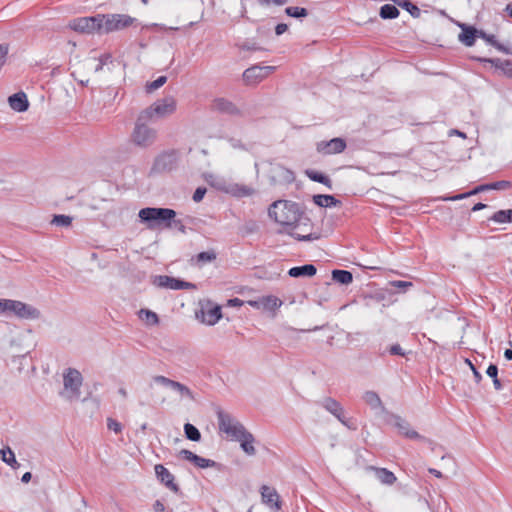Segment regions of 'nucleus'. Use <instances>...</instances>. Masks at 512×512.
Here are the masks:
<instances>
[{
  "label": "nucleus",
  "mask_w": 512,
  "mask_h": 512,
  "mask_svg": "<svg viewBox=\"0 0 512 512\" xmlns=\"http://www.w3.org/2000/svg\"><path fill=\"white\" fill-rule=\"evenodd\" d=\"M154 469L156 476L161 483L175 493L179 491V486L174 482V475L171 474L167 468L161 464H157Z\"/></svg>",
  "instance_id": "obj_19"
},
{
  "label": "nucleus",
  "mask_w": 512,
  "mask_h": 512,
  "mask_svg": "<svg viewBox=\"0 0 512 512\" xmlns=\"http://www.w3.org/2000/svg\"><path fill=\"white\" fill-rule=\"evenodd\" d=\"M107 426H108L109 430L114 431L116 434H118L122 431V425L118 421H116L112 418H108Z\"/></svg>",
  "instance_id": "obj_47"
},
{
  "label": "nucleus",
  "mask_w": 512,
  "mask_h": 512,
  "mask_svg": "<svg viewBox=\"0 0 512 512\" xmlns=\"http://www.w3.org/2000/svg\"><path fill=\"white\" fill-rule=\"evenodd\" d=\"M285 14L289 17L301 19L308 16V10L303 7L289 6L285 9Z\"/></svg>",
  "instance_id": "obj_38"
},
{
  "label": "nucleus",
  "mask_w": 512,
  "mask_h": 512,
  "mask_svg": "<svg viewBox=\"0 0 512 512\" xmlns=\"http://www.w3.org/2000/svg\"><path fill=\"white\" fill-rule=\"evenodd\" d=\"M306 175L308 176V178L310 180L324 184L329 189L332 188V181L330 180V178L328 176L324 175L323 173H320L315 170H307Z\"/></svg>",
  "instance_id": "obj_32"
},
{
  "label": "nucleus",
  "mask_w": 512,
  "mask_h": 512,
  "mask_svg": "<svg viewBox=\"0 0 512 512\" xmlns=\"http://www.w3.org/2000/svg\"><path fill=\"white\" fill-rule=\"evenodd\" d=\"M153 381L163 387L176 391L182 398L194 400V394L190 388L180 382L174 381L162 375L154 376Z\"/></svg>",
  "instance_id": "obj_12"
},
{
  "label": "nucleus",
  "mask_w": 512,
  "mask_h": 512,
  "mask_svg": "<svg viewBox=\"0 0 512 512\" xmlns=\"http://www.w3.org/2000/svg\"><path fill=\"white\" fill-rule=\"evenodd\" d=\"M478 37L479 38H482L483 40H485L487 43H489L490 45H492L493 47H495L497 50L501 51V52H504V53H509V51L505 48L504 45H502L501 43H499L495 36L492 35V34H487L485 31L483 30H479L478 32Z\"/></svg>",
  "instance_id": "obj_33"
},
{
  "label": "nucleus",
  "mask_w": 512,
  "mask_h": 512,
  "mask_svg": "<svg viewBox=\"0 0 512 512\" xmlns=\"http://www.w3.org/2000/svg\"><path fill=\"white\" fill-rule=\"evenodd\" d=\"M172 228H176L178 229L180 232L182 233H185L186 232V227L185 225L183 224V222L179 219H175L173 218L172 220Z\"/></svg>",
  "instance_id": "obj_51"
},
{
  "label": "nucleus",
  "mask_w": 512,
  "mask_h": 512,
  "mask_svg": "<svg viewBox=\"0 0 512 512\" xmlns=\"http://www.w3.org/2000/svg\"><path fill=\"white\" fill-rule=\"evenodd\" d=\"M6 312H12L23 319H38L40 311L35 307L17 300H6Z\"/></svg>",
  "instance_id": "obj_9"
},
{
  "label": "nucleus",
  "mask_w": 512,
  "mask_h": 512,
  "mask_svg": "<svg viewBox=\"0 0 512 512\" xmlns=\"http://www.w3.org/2000/svg\"><path fill=\"white\" fill-rule=\"evenodd\" d=\"M273 0H257L258 4L264 7L272 5Z\"/></svg>",
  "instance_id": "obj_61"
},
{
  "label": "nucleus",
  "mask_w": 512,
  "mask_h": 512,
  "mask_svg": "<svg viewBox=\"0 0 512 512\" xmlns=\"http://www.w3.org/2000/svg\"><path fill=\"white\" fill-rule=\"evenodd\" d=\"M428 471H429V473L433 474L437 478H442L443 477L442 473L439 470H436L434 468H430Z\"/></svg>",
  "instance_id": "obj_59"
},
{
  "label": "nucleus",
  "mask_w": 512,
  "mask_h": 512,
  "mask_svg": "<svg viewBox=\"0 0 512 512\" xmlns=\"http://www.w3.org/2000/svg\"><path fill=\"white\" fill-rule=\"evenodd\" d=\"M105 16L98 14L91 17H81L73 19L68 26L72 30L80 33L91 34L94 32H102V25Z\"/></svg>",
  "instance_id": "obj_7"
},
{
  "label": "nucleus",
  "mask_w": 512,
  "mask_h": 512,
  "mask_svg": "<svg viewBox=\"0 0 512 512\" xmlns=\"http://www.w3.org/2000/svg\"><path fill=\"white\" fill-rule=\"evenodd\" d=\"M391 419L401 435L409 439H424L417 431L411 429L410 424L399 415H392Z\"/></svg>",
  "instance_id": "obj_17"
},
{
  "label": "nucleus",
  "mask_w": 512,
  "mask_h": 512,
  "mask_svg": "<svg viewBox=\"0 0 512 512\" xmlns=\"http://www.w3.org/2000/svg\"><path fill=\"white\" fill-rule=\"evenodd\" d=\"M467 362L471 366V369L473 371V375H474L475 381L477 383H479L482 380V375L477 371V369L473 366V364L469 360H467Z\"/></svg>",
  "instance_id": "obj_55"
},
{
  "label": "nucleus",
  "mask_w": 512,
  "mask_h": 512,
  "mask_svg": "<svg viewBox=\"0 0 512 512\" xmlns=\"http://www.w3.org/2000/svg\"><path fill=\"white\" fill-rule=\"evenodd\" d=\"M481 62H489L493 64L497 68H504L505 67H512V61L511 60H501L499 58L496 59H486V58H478Z\"/></svg>",
  "instance_id": "obj_43"
},
{
  "label": "nucleus",
  "mask_w": 512,
  "mask_h": 512,
  "mask_svg": "<svg viewBox=\"0 0 512 512\" xmlns=\"http://www.w3.org/2000/svg\"><path fill=\"white\" fill-rule=\"evenodd\" d=\"M175 164V155L173 153H163L159 155L153 164L152 171L161 173L170 171Z\"/></svg>",
  "instance_id": "obj_20"
},
{
  "label": "nucleus",
  "mask_w": 512,
  "mask_h": 512,
  "mask_svg": "<svg viewBox=\"0 0 512 512\" xmlns=\"http://www.w3.org/2000/svg\"><path fill=\"white\" fill-rule=\"evenodd\" d=\"M379 14L382 19H395L399 16V10L395 5L385 4L380 8Z\"/></svg>",
  "instance_id": "obj_35"
},
{
  "label": "nucleus",
  "mask_w": 512,
  "mask_h": 512,
  "mask_svg": "<svg viewBox=\"0 0 512 512\" xmlns=\"http://www.w3.org/2000/svg\"><path fill=\"white\" fill-rule=\"evenodd\" d=\"M217 419L219 430L227 434L232 440H236L247 431L241 422L221 409L217 411Z\"/></svg>",
  "instance_id": "obj_4"
},
{
  "label": "nucleus",
  "mask_w": 512,
  "mask_h": 512,
  "mask_svg": "<svg viewBox=\"0 0 512 512\" xmlns=\"http://www.w3.org/2000/svg\"><path fill=\"white\" fill-rule=\"evenodd\" d=\"M363 400L367 405H369L372 409H381L384 410L383 403L379 397V395L374 391H366L363 395Z\"/></svg>",
  "instance_id": "obj_29"
},
{
  "label": "nucleus",
  "mask_w": 512,
  "mask_h": 512,
  "mask_svg": "<svg viewBox=\"0 0 512 512\" xmlns=\"http://www.w3.org/2000/svg\"><path fill=\"white\" fill-rule=\"evenodd\" d=\"M109 58H110L109 55H106V56L100 58L99 64L95 67V72L100 71L103 68V65L105 64L106 60H108Z\"/></svg>",
  "instance_id": "obj_56"
},
{
  "label": "nucleus",
  "mask_w": 512,
  "mask_h": 512,
  "mask_svg": "<svg viewBox=\"0 0 512 512\" xmlns=\"http://www.w3.org/2000/svg\"><path fill=\"white\" fill-rule=\"evenodd\" d=\"M10 107L17 112H24L29 107L27 96L24 92H18L8 98Z\"/></svg>",
  "instance_id": "obj_23"
},
{
  "label": "nucleus",
  "mask_w": 512,
  "mask_h": 512,
  "mask_svg": "<svg viewBox=\"0 0 512 512\" xmlns=\"http://www.w3.org/2000/svg\"><path fill=\"white\" fill-rule=\"evenodd\" d=\"M73 218L64 214H56L53 216L51 220V224L58 227H70L72 224Z\"/></svg>",
  "instance_id": "obj_40"
},
{
  "label": "nucleus",
  "mask_w": 512,
  "mask_h": 512,
  "mask_svg": "<svg viewBox=\"0 0 512 512\" xmlns=\"http://www.w3.org/2000/svg\"><path fill=\"white\" fill-rule=\"evenodd\" d=\"M389 353L391 355L405 356V352L403 351L402 347L399 344H393L392 346H390Z\"/></svg>",
  "instance_id": "obj_49"
},
{
  "label": "nucleus",
  "mask_w": 512,
  "mask_h": 512,
  "mask_svg": "<svg viewBox=\"0 0 512 512\" xmlns=\"http://www.w3.org/2000/svg\"><path fill=\"white\" fill-rule=\"evenodd\" d=\"M153 509L155 512H166L164 504L160 500H156Z\"/></svg>",
  "instance_id": "obj_53"
},
{
  "label": "nucleus",
  "mask_w": 512,
  "mask_h": 512,
  "mask_svg": "<svg viewBox=\"0 0 512 512\" xmlns=\"http://www.w3.org/2000/svg\"><path fill=\"white\" fill-rule=\"evenodd\" d=\"M147 121L140 120L139 115L131 135L133 143L142 148L151 146L156 140V130L147 126Z\"/></svg>",
  "instance_id": "obj_5"
},
{
  "label": "nucleus",
  "mask_w": 512,
  "mask_h": 512,
  "mask_svg": "<svg viewBox=\"0 0 512 512\" xmlns=\"http://www.w3.org/2000/svg\"><path fill=\"white\" fill-rule=\"evenodd\" d=\"M486 374L494 379L498 377V367L495 364H490L486 370Z\"/></svg>",
  "instance_id": "obj_50"
},
{
  "label": "nucleus",
  "mask_w": 512,
  "mask_h": 512,
  "mask_svg": "<svg viewBox=\"0 0 512 512\" xmlns=\"http://www.w3.org/2000/svg\"><path fill=\"white\" fill-rule=\"evenodd\" d=\"M184 433L188 440L198 442L201 439L200 431L191 423H186L184 425Z\"/></svg>",
  "instance_id": "obj_37"
},
{
  "label": "nucleus",
  "mask_w": 512,
  "mask_h": 512,
  "mask_svg": "<svg viewBox=\"0 0 512 512\" xmlns=\"http://www.w3.org/2000/svg\"><path fill=\"white\" fill-rule=\"evenodd\" d=\"M313 202L319 207L338 206L341 202L332 195L318 194L313 196Z\"/></svg>",
  "instance_id": "obj_28"
},
{
  "label": "nucleus",
  "mask_w": 512,
  "mask_h": 512,
  "mask_svg": "<svg viewBox=\"0 0 512 512\" xmlns=\"http://www.w3.org/2000/svg\"><path fill=\"white\" fill-rule=\"evenodd\" d=\"M506 12L512 17V4H508L505 8Z\"/></svg>",
  "instance_id": "obj_64"
},
{
  "label": "nucleus",
  "mask_w": 512,
  "mask_h": 512,
  "mask_svg": "<svg viewBox=\"0 0 512 512\" xmlns=\"http://www.w3.org/2000/svg\"><path fill=\"white\" fill-rule=\"evenodd\" d=\"M401 7L408 11L413 17H418L420 15V9L408 0L403 1Z\"/></svg>",
  "instance_id": "obj_45"
},
{
  "label": "nucleus",
  "mask_w": 512,
  "mask_h": 512,
  "mask_svg": "<svg viewBox=\"0 0 512 512\" xmlns=\"http://www.w3.org/2000/svg\"><path fill=\"white\" fill-rule=\"evenodd\" d=\"M321 406L335 416L343 425L351 428L348 424V421L345 417L344 408L336 399L331 397H326L320 402Z\"/></svg>",
  "instance_id": "obj_15"
},
{
  "label": "nucleus",
  "mask_w": 512,
  "mask_h": 512,
  "mask_svg": "<svg viewBox=\"0 0 512 512\" xmlns=\"http://www.w3.org/2000/svg\"><path fill=\"white\" fill-rule=\"evenodd\" d=\"M261 496L263 503L271 508L275 507L277 510L280 509L279 495L274 488L263 485L261 487Z\"/></svg>",
  "instance_id": "obj_22"
},
{
  "label": "nucleus",
  "mask_w": 512,
  "mask_h": 512,
  "mask_svg": "<svg viewBox=\"0 0 512 512\" xmlns=\"http://www.w3.org/2000/svg\"><path fill=\"white\" fill-rule=\"evenodd\" d=\"M166 81H167L166 76H160L156 80H154L152 82H148L145 87L146 92L151 93V92L157 90L158 88L162 87L166 83Z\"/></svg>",
  "instance_id": "obj_42"
},
{
  "label": "nucleus",
  "mask_w": 512,
  "mask_h": 512,
  "mask_svg": "<svg viewBox=\"0 0 512 512\" xmlns=\"http://www.w3.org/2000/svg\"><path fill=\"white\" fill-rule=\"evenodd\" d=\"M179 456L187 461L192 462L195 466L202 469L218 466V463H216L214 460L200 457L187 449H182L179 452Z\"/></svg>",
  "instance_id": "obj_18"
},
{
  "label": "nucleus",
  "mask_w": 512,
  "mask_h": 512,
  "mask_svg": "<svg viewBox=\"0 0 512 512\" xmlns=\"http://www.w3.org/2000/svg\"><path fill=\"white\" fill-rule=\"evenodd\" d=\"M8 53V48L4 45H0V61L2 62V66L5 63V58Z\"/></svg>",
  "instance_id": "obj_54"
},
{
  "label": "nucleus",
  "mask_w": 512,
  "mask_h": 512,
  "mask_svg": "<svg viewBox=\"0 0 512 512\" xmlns=\"http://www.w3.org/2000/svg\"><path fill=\"white\" fill-rule=\"evenodd\" d=\"M235 441L240 442L241 448L247 455H255L256 449L253 446L255 438L249 431H246L241 437H238Z\"/></svg>",
  "instance_id": "obj_25"
},
{
  "label": "nucleus",
  "mask_w": 512,
  "mask_h": 512,
  "mask_svg": "<svg viewBox=\"0 0 512 512\" xmlns=\"http://www.w3.org/2000/svg\"><path fill=\"white\" fill-rule=\"evenodd\" d=\"M317 269L313 264H305L303 266H295L289 269L290 277L298 278L302 276L312 277L316 274Z\"/></svg>",
  "instance_id": "obj_24"
},
{
  "label": "nucleus",
  "mask_w": 512,
  "mask_h": 512,
  "mask_svg": "<svg viewBox=\"0 0 512 512\" xmlns=\"http://www.w3.org/2000/svg\"><path fill=\"white\" fill-rule=\"evenodd\" d=\"M370 469L374 470L377 479L383 484L392 485L396 481L394 473L386 468L370 467Z\"/></svg>",
  "instance_id": "obj_27"
},
{
  "label": "nucleus",
  "mask_w": 512,
  "mask_h": 512,
  "mask_svg": "<svg viewBox=\"0 0 512 512\" xmlns=\"http://www.w3.org/2000/svg\"><path fill=\"white\" fill-rule=\"evenodd\" d=\"M206 192H207L206 188H204V187H198V188L195 190L194 194H193V197H192V198H193V200H194L195 202H200V201L204 198V196H205Z\"/></svg>",
  "instance_id": "obj_48"
},
{
  "label": "nucleus",
  "mask_w": 512,
  "mask_h": 512,
  "mask_svg": "<svg viewBox=\"0 0 512 512\" xmlns=\"http://www.w3.org/2000/svg\"><path fill=\"white\" fill-rule=\"evenodd\" d=\"M511 186H512L511 182L505 181V180H501V181H497V182H493V183H489V184H482V185L475 187L473 190H471L469 192L458 194V195H455L452 197H448V198H445V200L457 201V200H461V199L467 198L469 196L478 194L479 192H482V191L505 190V189L510 188Z\"/></svg>",
  "instance_id": "obj_13"
},
{
  "label": "nucleus",
  "mask_w": 512,
  "mask_h": 512,
  "mask_svg": "<svg viewBox=\"0 0 512 512\" xmlns=\"http://www.w3.org/2000/svg\"><path fill=\"white\" fill-rule=\"evenodd\" d=\"M288 30V25L285 24V23H279L278 25H276L275 27V33L276 35L280 36L282 35L283 33H285L286 31Z\"/></svg>",
  "instance_id": "obj_52"
},
{
  "label": "nucleus",
  "mask_w": 512,
  "mask_h": 512,
  "mask_svg": "<svg viewBox=\"0 0 512 512\" xmlns=\"http://www.w3.org/2000/svg\"><path fill=\"white\" fill-rule=\"evenodd\" d=\"M139 317L143 321H145L148 325H156L159 322V318L157 314L148 309H141L139 311Z\"/></svg>",
  "instance_id": "obj_39"
},
{
  "label": "nucleus",
  "mask_w": 512,
  "mask_h": 512,
  "mask_svg": "<svg viewBox=\"0 0 512 512\" xmlns=\"http://www.w3.org/2000/svg\"><path fill=\"white\" fill-rule=\"evenodd\" d=\"M102 32L109 33L123 30L133 25L137 19L125 14H107L104 15Z\"/></svg>",
  "instance_id": "obj_8"
},
{
  "label": "nucleus",
  "mask_w": 512,
  "mask_h": 512,
  "mask_svg": "<svg viewBox=\"0 0 512 512\" xmlns=\"http://www.w3.org/2000/svg\"><path fill=\"white\" fill-rule=\"evenodd\" d=\"M461 33L458 38L461 43L467 47H471L475 44L476 38L478 37L479 30L474 26L460 24Z\"/></svg>",
  "instance_id": "obj_21"
},
{
  "label": "nucleus",
  "mask_w": 512,
  "mask_h": 512,
  "mask_svg": "<svg viewBox=\"0 0 512 512\" xmlns=\"http://www.w3.org/2000/svg\"><path fill=\"white\" fill-rule=\"evenodd\" d=\"M390 285L394 288L401 289L405 292L408 288L413 286V283L409 281L395 280L391 281Z\"/></svg>",
  "instance_id": "obj_46"
},
{
  "label": "nucleus",
  "mask_w": 512,
  "mask_h": 512,
  "mask_svg": "<svg viewBox=\"0 0 512 512\" xmlns=\"http://www.w3.org/2000/svg\"><path fill=\"white\" fill-rule=\"evenodd\" d=\"M1 460L7 465L11 466L13 469H16L20 466L15 458L14 452L10 447H6L0 450Z\"/></svg>",
  "instance_id": "obj_31"
},
{
  "label": "nucleus",
  "mask_w": 512,
  "mask_h": 512,
  "mask_svg": "<svg viewBox=\"0 0 512 512\" xmlns=\"http://www.w3.org/2000/svg\"><path fill=\"white\" fill-rule=\"evenodd\" d=\"M153 285L159 288L172 290L193 289L195 285L180 279H176L167 275H156L152 279Z\"/></svg>",
  "instance_id": "obj_10"
},
{
  "label": "nucleus",
  "mask_w": 512,
  "mask_h": 512,
  "mask_svg": "<svg viewBox=\"0 0 512 512\" xmlns=\"http://www.w3.org/2000/svg\"><path fill=\"white\" fill-rule=\"evenodd\" d=\"M504 357L507 360H512V350L511 349H506L505 352H504Z\"/></svg>",
  "instance_id": "obj_63"
},
{
  "label": "nucleus",
  "mask_w": 512,
  "mask_h": 512,
  "mask_svg": "<svg viewBox=\"0 0 512 512\" xmlns=\"http://www.w3.org/2000/svg\"><path fill=\"white\" fill-rule=\"evenodd\" d=\"M345 148L346 142L340 137L333 138L330 141H321L317 144V151L325 155L341 153Z\"/></svg>",
  "instance_id": "obj_16"
},
{
  "label": "nucleus",
  "mask_w": 512,
  "mask_h": 512,
  "mask_svg": "<svg viewBox=\"0 0 512 512\" xmlns=\"http://www.w3.org/2000/svg\"><path fill=\"white\" fill-rule=\"evenodd\" d=\"M82 383V374L75 368H67L63 373L64 392H62V395L67 394L69 399L79 398Z\"/></svg>",
  "instance_id": "obj_6"
},
{
  "label": "nucleus",
  "mask_w": 512,
  "mask_h": 512,
  "mask_svg": "<svg viewBox=\"0 0 512 512\" xmlns=\"http://www.w3.org/2000/svg\"><path fill=\"white\" fill-rule=\"evenodd\" d=\"M32 478V474L30 472H26L23 474L22 478H21V481L23 483H28Z\"/></svg>",
  "instance_id": "obj_58"
},
{
  "label": "nucleus",
  "mask_w": 512,
  "mask_h": 512,
  "mask_svg": "<svg viewBox=\"0 0 512 512\" xmlns=\"http://www.w3.org/2000/svg\"><path fill=\"white\" fill-rule=\"evenodd\" d=\"M274 69L273 66H252L243 72V80L248 85H255L265 79Z\"/></svg>",
  "instance_id": "obj_11"
},
{
  "label": "nucleus",
  "mask_w": 512,
  "mask_h": 512,
  "mask_svg": "<svg viewBox=\"0 0 512 512\" xmlns=\"http://www.w3.org/2000/svg\"><path fill=\"white\" fill-rule=\"evenodd\" d=\"M217 258V253L214 249H210L208 251L200 252L196 256L192 258V261L195 265L202 267L206 263H211Z\"/></svg>",
  "instance_id": "obj_26"
},
{
  "label": "nucleus",
  "mask_w": 512,
  "mask_h": 512,
  "mask_svg": "<svg viewBox=\"0 0 512 512\" xmlns=\"http://www.w3.org/2000/svg\"><path fill=\"white\" fill-rule=\"evenodd\" d=\"M487 205L486 204H483V203H477L473 206L472 208V211H479V210H482L484 208H486Z\"/></svg>",
  "instance_id": "obj_60"
},
{
  "label": "nucleus",
  "mask_w": 512,
  "mask_h": 512,
  "mask_svg": "<svg viewBox=\"0 0 512 512\" xmlns=\"http://www.w3.org/2000/svg\"><path fill=\"white\" fill-rule=\"evenodd\" d=\"M230 192L237 197H247L253 195L255 190L243 184H234L231 186Z\"/></svg>",
  "instance_id": "obj_34"
},
{
  "label": "nucleus",
  "mask_w": 512,
  "mask_h": 512,
  "mask_svg": "<svg viewBox=\"0 0 512 512\" xmlns=\"http://www.w3.org/2000/svg\"><path fill=\"white\" fill-rule=\"evenodd\" d=\"M212 108L219 113L227 114L230 116L244 117L246 115L245 111L238 108L236 104L222 97L216 98L213 101Z\"/></svg>",
  "instance_id": "obj_14"
},
{
  "label": "nucleus",
  "mask_w": 512,
  "mask_h": 512,
  "mask_svg": "<svg viewBox=\"0 0 512 512\" xmlns=\"http://www.w3.org/2000/svg\"><path fill=\"white\" fill-rule=\"evenodd\" d=\"M176 99L173 96H166L157 100L151 106L140 113V120H152L156 118H165L176 111Z\"/></svg>",
  "instance_id": "obj_3"
},
{
  "label": "nucleus",
  "mask_w": 512,
  "mask_h": 512,
  "mask_svg": "<svg viewBox=\"0 0 512 512\" xmlns=\"http://www.w3.org/2000/svg\"><path fill=\"white\" fill-rule=\"evenodd\" d=\"M492 380H493L494 388H495L496 390H498V391H499V390H501V389L503 388L502 383H501V381L499 380V378H498V377H497V378H494V379H492Z\"/></svg>",
  "instance_id": "obj_57"
},
{
  "label": "nucleus",
  "mask_w": 512,
  "mask_h": 512,
  "mask_svg": "<svg viewBox=\"0 0 512 512\" xmlns=\"http://www.w3.org/2000/svg\"><path fill=\"white\" fill-rule=\"evenodd\" d=\"M268 214L277 223L290 227L291 229L288 231V234L299 241H313L319 238V235L316 233H298V228L301 224L310 226V220L304 215L299 204L295 202L287 200L275 201L269 207Z\"/></svg>",
  "instance_id": "obj_1"
},
{
  "label": "nucleus",
  "mask_w": 512,
  "mask_h": 512,
  "mask_svg": "<svg viewBox=\"0 0 512 512\" xmlns=\"http://www.w3.org/2000/svg\"><path fill=\"white\" fill-rule=\"evenodd\" d=\"M490 220L496 223L512 222V209L499 210L490 217Z\"/></svg>",
  "instance_id": "obj_36"
},
{
  "label": "nucleus",
  "mask_w": 512,
  "mask_h": 512,
  "mask_svg": "<svg viewBox=\"0 0 512 512\" xmlns=\"http://www.w3.org/2000/svg\"><path fill=\"white\" fill-rule=\"evenodd\" d=\"M265 308L274 310L281 306L282 302L275 296H268L262 300Z\"/></svg>",
  "instance_id": "obj_44"
},
{
  "label": "nucleus",
  "mask_w": 512,
  "mask_h": 512,
  "mask_svg": "<svg viewBox=\"0 0 512 512\" xmlns=\"http://www.w3.org/2000/svg\"><path fill=\"white\" fill-rule=\"evenodd\" d=\"M6 300L7 299H0V313L6 312Z\"/></svg>",
  "instance_id": "obj_62"
},
{
  "label": "nucleus",
  "mask_w": 512,
  "mask_h": 512,
  "mask_svg": "<svg viewBox=\"0 0 512 512\" xmlns=\"http://www.w3.org/2000/svg\"><path fill=\"white\" fill-rule=\"evenodd\" d=\"M138 216L147 228L154 230L159 227L171 229L172 220L176 217V211L170 208L146 207L142 208Z\"/></svg>",
  "instance_id": "obj_2"
},
{
  "label": "nucleus",
  "mask_w": 512,
  "mask_h": 512,
  "mask_svg": "<svg viewBox=\"0 0 512 512\" xmlns=\"http://www.w3.org/2000/svg\"><path fill=\"white\" fill-rule=\"evenodd\" d=\"M207 319L205 320L208 325L216 324L221 318V308L219 306H215L207 311Z\"/></svg>",
  "instance_id": "obj_41"
},
{
  "label": "nucleus",
  "mask_w": 512,
  "mask_h": 512,
  "mask_svg": "<svg viewBox=\"0 0 512 512\" xmlns=\"http://www.w3.org/2000/svg\"><path fill=\"white\" fill-rule=\"evenodd\" d=\"M332 279L337 283L348 285L353 281V275L348 270L335 269L332 271Z\"/></svg>",
  "instance_id": "obj_30"
}]
</instances>
